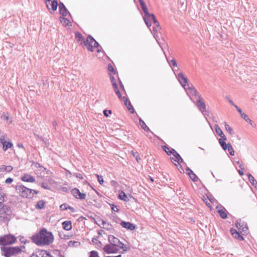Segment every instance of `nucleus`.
<instances>
[{
	"label": "nucleus",
	"instance_id": "obj_1",
	"mask_svg": "<svg viewBox=\"0 0 257 257\" xmlns=\"http://www.w3.org/2000/svg\"><path fill=\"white\" fill-rule=\"evenodd\" d=\"M54 238L52 233L47 231L46 229H41L38 233L32 237L33 242L37 245H49L53 241Z\"/></svg>",
	"mask_w": 257,
	"mask_h": 257
},
{
	"label": "nucleus",
	"instance_id": "obj_2",
	"mask_svg": "<svg viewBox=\"0 0 257 257\" xmlns=\"http://www.w3.org/2000/svg\"><path fill=\"white\" fill-rule=\"evenodd\" d=\"M16 190L17 193L23 197H32L33 195L32 189L27 188L22 185H17L16 186Z\"/></svg>",
	"mask_w": 257,
	"mask_h": 257
},
{
	"label": "nucleus",
	"instance_id": "obj_3",
	"mask_svg": "<svg viewBox=\"0 0 257 257\" xmlns=\"http://www.w3.org/2000/svg\"><path fill=\"white\" fill-rule=\"evenodd\" d=\"M17 238L12 234H9L0 237V245H8L14 243Z\"/></svg>",
	"mask_w": 257,
	"mask_h": 257
},
{
	"label": "nucleus",
	"instance_id": "obj_4",
	"mask_svg": "<svg viewBox=\"0 0 257 257\" xmlns=\"http://www.w3.org/2000/svg\"><path fill=\"white\" fill-rule=\"evenodd\" d=\"M83 44L87 50L91 52L94 51V49L97 48L99 46V44L91 36H88L87 37Z\"/></svg>",
	"mask_w": 257,
	"mask_h": 257
},
{
	"label": "nucleus",
	"instance_id": "obj_5",
	"mask_svg": "<svg viewBox=\"0 0 257 257\" xmlns=\"http://www.w3.org/2000/svg\"><path fill=\"white\" fill-rule=\"evenodd\" d=\"M2 249L6 257H11L12 255L17 254L21 251V249L19 247H4Z\"/></svg>",
	"mask_w": 257,
	"mask_h": 257
},
{
	"label": "nucleus",
	"instance_id": "obj_6",
	"mask_svg": "<svg viewBox=\"0 0 257 257\" xmlns=\"http://www.w3.org/2000/svg\"><path fill=\"white\" fill-rule=\"evenodd\" d=\"M120 249V248L116 246H114L113 245V244H112L111 243L105 245L103 247L104 251L107 253H115Z\"/></svg>",
	"mask_w": 257,
	"mask_h": 257
},
{
	"label": "nucleus",
	"instance_id": "obj_7",
	"mask_svg": "<svg viewBox=\"0 0 257 257\" xmlns=\"http://www.w3.org/2000/svg\"><path fill=\"white\" fill-rule=\"evenodd\" d=\"M178 79L184 88L187 89V87L189 86L188 83L187 78L182 73H180L178 75Z\"/></svg>",
	"mask_w": 257,
	"mask_h": 257
},
{
	"label": "nucleus",
	"instance_id": "obj_8",
	"mask_svg": "<svg viewBox=\"0 0 257 257\" xmlns=\"http://www.w3.org/2000/svg\"><path fill=\"white\" fill-rule=\"evenodd\" d=\"M108 240L110 243L113 244L114 246H116L119 248L123 247V243L120 242L117 238L114 237L112 235L108 236Z\"/></svg>",
	"mask_w": 257,
	"mask_h": 257
},
{
	"label": "nucleus",
	"instance_id": "obj_9",
	"mask_svg": "<svg viewBox=\"0 0 257 257\" xmlns=\"http://www.w3.org/2000/svg\"><path fill=\"white\" fill-rule=\"evenodd\" d=\"M173 151V156L175 158H171V160L172 162L176 166H177V164H180L182 163L183 160L180 156V155L174 150L172 149Z\"/></svg>",
	"mask_w": 257,
	"mask_h": 257
},
{
	"label": "nucleus",
	"instance_id": "obj_10",
	"mask_svg": "<svg viewBox=\"0 0 257 257\" xmlns=\"http://www.w3.org/2000/svg\"><path fill=\"white\" fill-rule=\"evenodd\" d=\"M0 142L3 145V148L4 151L7 150L8 149L11 148L13 144L10 142L9 139L6 140L5 136H2L0 138Z\"/></svg>",
	"mask_w": 257,
	"mask_h": 257
},
{
	"label": "nucleus",
	"instance_id": "obj_11",
	"mask_svg": "<svg viewBox=\"0 0 257 257\" xmlns=\"http://www.w3.org/2000/svg\"><path fill=\"white\" fill-rule=\"evenodd\" d=\"M71 193L73 196L76 199H84L86 198V195L85 193H81L79 190L77 188H74L71 190Z\"/></svg>",
	"mask_w": 257,
	"mask_h": 257
},
{
	"label": "nucleus",
	"instance_id": "obj_12",
	"mask_svg": "<svg viewBox=\"0 0 257 257\" xmlns=\"http://www.w3.org/2000/svg\"><path fill=\"white\" fill-rule=\"evenodd\" d=\"M198 100L197 101V105L200 111L204 112L206 111V105L204 101L200 96H198Z\"/></svg>",
	"mask_w": 257,
	"mask_h": 257
},
{
	"label": "nucleus",
	"instance_id": "obj_13",
	"mask_svg": "<svg viewBox=\"0 0 257 257\" xmlns=\"http://www.w3.org/2000/svg\"><path fill=\"white\" fill-rule=\"evenodd\" d=\"M216 209L220 217L223 219L227 218V211L222 206H217Z\"/></svg>",
	"mask_w": 257,
	"mask_h": 257
},
{
	"label": "nucleus",
	"instance_id": "obj_14",
	"mask_svg": "<svg viewBox=\"0 0 257 257\" xmlns=\"http://www.w3.org/2000/svg\"><path fill=\"white\" fill-rule=\"evenodd\" d=\"M10 212V209L7 206H4V207H0V220L2 217L4 218L6 215L9 214Z\"/></svg>",
	"mask_w": 257,
	"mask_h": 257
},
{
	"label": "nucleus",
	"instance_id": "obj_15",
	"mask_svg": "<svg viewBox=\"0 0 257 257\" xmlns=\"http://www.w3.org/2000/svg\"><path fill=\"white\" fill-rule=\"evenodd\" d=\"M120 225L122 227L130 230H133L136 228L134 224L129 222L122 221L120 223Z\"/></svg>",
	"mask_w": 257,
	"mask_h": 257
},
{
	"label": "nucleus",
	"instance_id": "obj_16",
	"mask_svg": "<svg viewBox=\"0 0 257 257\" xmlns=\"http://www.w3.org/2000/svg\"><path fill=\"white\" fill-rule=\"evenodd\" d=\"M230 233L232 236L235 238H236L239 240H244V238L242 236L240 235L239 233L236 231L235 229L231 228L230 229Z\"/></svg>",
	"mask_w": 257,
	"mask_h": 257
},
{
	"label": "nucleus",
	"instance_id": "obj_17",
	"mask_svg": "<svg viewBox=\"0 0 257 257\" xmlns=\"http://www.w3.org/2000/svg\"><path fill=\"white\" fill-rule=\"evenodd\" d=\"M122 100L124 101L125 105L127 107V109L129 110L130 112L132 113H133L135 110L131 104V102L128 101L127 99L125 97H123Z\"/></svg>",
	"mask_w": 257,
	"mask_h": 257
},
{
	"label": "nucleus",
	"instance_id": "obj_18",
	"mask_svg": "<svg viewBox=\"0 0 257 257\" xmlns=\"http://www.w3.org/2000/svg\"><path fill=\"white\" fill-rule=\"evenodd\" d=\"M186 171H187V173L192 180H193L194 182H197L198 180V177L190 169L188 168L186 169Z\"/></svg>",
	"mask_w": 257,
	"mask_h": 257
},
{
	"label": "nucleus",
	"instance_id": "obj_19",
	"mask_svg": "<svg viewBox=\"0 0 257 257\" xmlns=\"http://www.w3.org/2000/svg\"><path fill=\"white\" fill-rule=\"evenodd\" d=\"M22 180L23 181L31 183H33L35 181V178L29 174H25L24 176H23L22 177Z\"/></svg>",
	"mask_w": 257,
	"mask_h": 257
},
{
	"label": "nucleus",
	"instance_id": "obj_20",
	"mask_svg": "<svg viewBox=\"0 0 257 257\" xmlns=\"http://www.w3.org/2000/svg\"><path fill=\"white\" fill-rule=\"evenodd\" d=\"M50 12L52 13L55 11L57 9L58 6V2L56 0H53V1H51L50 4Z\"/></svg>",
	"mask_w": 257,
	"mask_h": 257
},
{
	"label": "nucleus",
	"instance_id": "obj_21",
	"mask_svg": "<svg viewBox=\"0 0 257 257\" xmlns=\"http://www.w3.org/2000/svg\"><path fill=\"white\" fill-rule=\"evenodd\" d=\"M60 14L63 16H66L67 15V9L64 5L62 3H60L59 5Z\"/></svg>",
	"mask_w": 257,
	"mask_h": 257
},
{
	"label": "nucleus",
	"instance_id": "obj_22",
	"mask_svg": "<svg viewBox=\"0 0 257 257\" xmlns=\"http://www.w3.org/2000/svg\"><path fill=\"white\" fill-rule=\"evenodd\" d=\"M5 197V194L2 188L0 187V207H4V206H6L4 204Z\"/></svg>",
	"mask_w": 257,
	"mask_h": 257
},
{
	"label": "nucleus",
	"instance_id": "obj_23",
	"mask_svg": "<svg viewBox=\"0 0 257 257\" xmlns=\"http://www.w3.org/2000/svg\"><path fill=\"white\" fill-rule=\"evenodd\" d=\"M63 228L66 230H70L72 228L71 222L70 221H65L62 223Z\"/></svg>",
	"mask_w": 257,
	"mask_h": 257
},
{
	"label": "nucleus",
	"instance_id": "obj_24",
	"mask_svg": "<svg viewBox=\"0 0 257 257\" xmlns=\"http://www.w3.org/2000/svg\"><path fill=\"white\" fill-rule=\"evenodd\" d=\"M13 167L11 166H5V165H2L0 166V172H10L13 170Z\"/></svg>",
	"mask_w": 257,
	"mask_h": 257
},
{
	"label": "nucleus",
	"instance_id": "obj_25",
	"mask_svg": "<svg viewBox=\"0 0 257 257\" xmlns=\"http://www.w3.org/2000/svg\"><path fill=\"white\" fill-rule=\"evenodd\" d=\"M118 198L119 199L125 202H128L129 201L128 198L123 191H121L119 194Z\"/></svg>",
	"mask_w": 257,
	"mask_h": 257
},
{
	"label": "nucleus",
	"instance_id": "obj_26",
	"mask_svg": "<svg viewBox=\"0 0 257 257\" xmlns=\"http://www.w3.org/2000/svg\"><path fill=\"white\" fill-rule=\"evenodd\" d=\"M75 39L77 41L80 42L81 44L84 43V41H85V40H84L83 39V36L80 33H79V32L76 33L75 34Z\"/></svg>",
	"mask_w": 257,
	"mask_h": 257
},
{
	"label": "nucleus",
	"instance_id": "obj_27",
	"mask_svg": "<svg viewBox=\"0 0 257 257\" xmlns=\"http://www.w3.org/2000/svg\"><path fill=\"white\" fill-rule=\"evenodd\" d=\"M139 123L142 128L144 129L145 131L149 132L150 131V128L146 125L145 122L141 118L139 119Z\"/></svg>",
	"mask_w": 257,
	"mask_h": 257
},
{
	"label": "nucleus",
	"instance_id": "obj_28",
	"mask_svg": "<svg viewBox=\"0 0 257 257\" xmlns=\"http://www.w3.org/2000/svg\"><path fill=\"white\" fill-rule=\"evenodd\" d=\"M162 149L163 151H165L167 154L168 155L170 156L171 155H173V149H170L169 147L166 146H162Z\"/></svg>",
	"mask_w": 257,
	"mask_h": 257
},
{
	"label": "nucleus",
	"instance_id": "obj_29",
	"mask_svg": "<svg viewBox=\"0 0 257 257\" xmlns=\"http://www.w3.org/2000/svg\"><path fill=\"white\" fill-rule=\"evenodd\" d=\"M151 14L149 15L148 16H144V21L145 22L146 24L147 25L148 27L151 26Z\"/></svg>",
	"mask_w": 257,
	"mask_h": 257
},
{
	"label": "nucleus",
	"instance_id": "obj_30",
	"mask_svg": "<svg viewBox=\"0 0 257 257\" xmlns=\"http://www.w3.org/2000/svg\"><path fill=\"white\" fill-rule=\"evenodd\" d=\"M186 90H189L190 91V93L192 95L196 96L197 95V92L195 88L193 86L191 87L189 86Z\"/></svg>",
	"mask_w": 257,
	"mask_h": 257
},
{
	"label": "nucleus",
	"instance_id": "obj_31",
	"mask_svg": "<svg viewBox=\"0 0 257 257\" xmlns=\"http://www.w3.org/2000/svg\"><path fill=\"white\" fill-rule=\"evenodd\" d=\"M45 202L43 200L38 201L36 205V208L37 209H42L44 207Z\"/></svg>",
	"mask_w": 257,
	"mask_h": 257
},
{
	"label": "nucleus",
	"instance_id": "obj_32",
	"mask_svg": "<svg viewBox=\"0 0 257 257\" xmlns=\"http://www.w3.org/2000/svg\"><path fill=\"white\" fill-rule=\"evenodd\" d=\"M247 176L249 181L250 182L252 185H257V181L250 174H248L247 175Z\"/></svg>",
	"mask_w": 257,
	"mask_h": 257
},
{
	"label": "nucleus",
	"instance_id": "obj_33",
	"mask_svg": "<svg viewBox=\"0 0 257 257\" xmlns=\"http://www.w3.org/2000/svg\"><path fill=\"white\" fill-rule=\"evenodd\" d=\"M224 126L226 131L228 132L230 135L234 134L232 128L227 123H224Z\"/></svg>",
	"mask_w": 257,
	"mask_h": 257
},
{
	"label": "nucleus",
	"instance_id": "obj_34",
	"mask_svg": "<svg viewBox=\"0 0 257 257\" xmlns=\"http://www.w3.org/2000/svg\"><path fill=\"white\" fill-rule=\"evenodd\" d=\"M215 129L216 133H217V134L218 136H221L224 134L223 132L220 128V127L218 126V125H217V124L215 125Z\"/></svg>",
	"mask_w": 257,
	"mask_h": 257
},
{
	"label": "nucleus",
	"instance_id": "obj_35",
	"mask_svg": "<svg viewBox=\"0 0 257 257\" xmlns=\"http://www.w3.org/2000/svg\"><path fill=\"white\" fill-rule=\"evenodd\" d=\"M60 21L61 23L65 26H68L70 23L69 21L65 18H60Z\"/></svg>",
	"mask_w": 257,
	"mask_h": 257
},
{
	"label": "nucleus",
	"instance_id": "obj_36",
	"mask_svg": "<svg viewBox=\"0 0 257 257\" xmlns=\"http://www.w3.org/2000/svg\"><path fill=\"white\" fill-rule=\"evenodd\" d=\"M227 149H228V151L231 156L234 155V151L230 144H228V148Z\"/></svg>",
	"mask_w": 257,
	"mask_h": 257
},
{
	"label": "nucleus",
	"instance_id": "obj_37",
	"mask_svg": "<svg viewBox=\"0 0 257 257\" xmlns=\"http://www.w3.org/2000/svg\"><path fill=\"white\" fill-rule=\"evenodd\" d=\"M244 224V222L242 223L240 220H237L235 223L236 227L238 228V230H240V229L242 228Z\"/></svg>",
	"mask_w": 257,
	"mask_h": 257
},
{
	"label": "nucleus",
	"instance_id": "obj_38",
	"mask_svg": "<svg viewBox=\"0 0 257 257\" xmlns=\"http://www.w3.org/2000/svg\"><path fill=\"white\" fill-rule=\"evenodd\" d=\"M151 19L153 20L155 26L157 27H160L159 23L158 22V21L157 20V19H156L155 15L153 14H151Z\"/></svg>",
	"mask_w": 257,
	"mask_h": 257
},
{
	"label": "nucleus",
	"instance_id": "obj_39",
	"mask_svg": "<svg viewBox=\"0 0 257 257\" xmlns=\"http://www.w3.org/2000/svg\"><path fill=\"white\" fill-rule=\"evenodd\" d=\"M220 146H221L222 148L224 150H226L227 148H228V144H227L225 142L221 141L220 142H219Z\"/></svg>",
	"mask_w": 257,
	"mask_h": 257
},
{
	"label": "nucleus",
	"instance_id": "obj_40",
	"mask_svg": "<svg viewBox=\"0 0 257 257\" xmlns=\"http://www.w3.org/2000/svg\"><path fill=\"white\" fill-rule=\"evenodd\" d=\"M248 230V227L246 225V224H244L243 226L239 230L241 232H244V233H246L247 231Z\"/></svg>",
	"mask_w": 257,
	"mask_h": 257
},
{
	"label": "nucleus",
	"instance_id": "obj_41",
	"mask_svg": "<svg viewBox=\"0 0 257 257\" xmlns=\"http://www.w3.org/2000/svg\"><path fill=\"white\" fill-rule=\"evenodd\" d=\"M132 154L136 158L137 161L138 162H139V160H140V158H139V154L137 152H134L132 151Z\"/></svg>",
	"mask_w": 257,
	"mask_h": 257
},
{
	"label": "nucleus",
	"instance_id": "obj_42",
	"mask_svg": "<svg viewBox=\"0 0 257 257\" xmlns=\"http://www.w3.org/2000/svg\"><path fill=\"white\" fill-rule=\"evenodd\" d=\"M97 178V179H98V181L99 182V183L102 185L103 183V178L102 177V176H100V175H97L96 174V175Z\"/></svg>",
	"mask_w": 257,
	"mask_h": 257
},
{
	"label": "nucleus",
	"instance_id": "obj_43",
	"mask_svg": "<svg viewBox=\"0 0 257 257\" xmlns=\"http://www.w3.org/2000/svg\"><path fill=\"white\" fill-rule=\"evenodd\" d=\"M89 257H99V256L97 251H91Z\"/></svg>",
	"mask_w": 257,
	"mask_h": 257
},
{
	"label": "nucleus",
	"instance_id": "obj_44",
	"mask_svg": "<svg viewBox=\"0 0 257 257\" xmlns=\"http://www.w3.org/2000/svg\"><path fill=\"white\" fill-rule=\"evenodd\" d=\"M110 206L112 211L114 212H118L119 209L117 208V207L115 206L114 204H110Z\"/></svg>",
	"mask_w": 257,
	"mask_h": 257
},
{
	"label": "nucleus",
	"instance_id": "obj_45",
	"mask_svg": "<svg viewBox=\"0 0 257 257\" xmlns=\"http://www.w3.org/2000/svg\"><path fill=\"white\" fill-rule=\"evenodd\" d=\"M41 187L42 188H44V189H50V188L49 187V185L46 183L42 182L41 183Z\"/></svg>",
	"mask_w": 257,
	"mask_h": 257
},
{
	"label": "nucleus",
	"instance_id": "obj_46",
	"mask_svg": "<svg viewBox=\"0 0 257 257\" xmlns=\"http://www.w3.org/2000/svg\"><path fill=\"white\" fill-rule=\"evenodd\" d=\"M220 137V138L218 140L219 142H220L221 141L225 142L226 141L227 138L225 137V136L224 135V134H223L222 136H221Z\"/></svg>",
	"mask_w": 257,
	"mask_h": 257
},
{
	"label": "nucleus",
	"instance_id": "obj_47",
	"mask_svg": "<svg viewBox=\"0 0 257 257\" xmlns=\"http://www.w3.org/2000/svg\"><path fill=\"white\" fill-rule=\"evenodd\" d=\"M74 176H75L76 178H79L80 179H81V180L83 179V177L82 174L80 173H75L74 174Z\"/></svg>",
	"mask_w": 257,
	"mask_h": 257
},
{
	"label": "nucleus",
	"instance_id": "obj_48",
	"mask_svg": "<svg viewBox=\"0 0 257 257\" xmlns=\"http://www.w3.org/2000/svg\"><path fill=\"white\" fill-rule=\"evenodd\" d=\"M139 2L140 3V5H141L142 9L145 8H146V7H147L146 5H145V2H144L143 0H139Z\"/></svg>",
	"mask_w": 257,
	"mask_h": 257
},
{
	"label": "nucleus",
	"instance_id": "obj_49",
	"mask_svg": "<svg viewBox=\"0 0 257 257\" xmlns=\"http://www.w3.org/2000/svg\"><path fill=\"white\" fill-rule=\"evenodd\" d=\"M142 10L145 14V16H148L149 15H150V14L149 13V12L148 11V9L147 7L143 9Z\"/></svg>",
	"mask_w": 257,
	"mask_h": 257
},
{
	"label": "nucleus",
	"instance_id": "obj_50",
	"mask_svg": "<svg viewBox=\"0 0 257 257\" xmlns=\"http://www.w3.org/2000/svg\"><path fill=\"white\" fill-rule=\"evenodd\" d=\"M110 184L111 185V186H113L115 188H116L118 185L117 182L114 180H112L110 182Z\"/></svg>",
	"mask_w": 257,
	"mask_h": 257
},
{
	"label": "nucleus",
	"instance_id": "obj_51",
	"mask_svg": "<svg viewBox=\"0 0 257 257\" xmlns=\"http://www.w3.org/2000/svg\"><path fill=\"white\" fill-rule=\"evenodd\" d=\"M240 115H241V117L243 118L245 120H247V119H248V116L244 112L241 113V114Z\"/></svg>",
	"mask_w": 257,
	"mask_h": 257
},
{
	"label": "nucleus",
	"instance_id": "obj_52",
	"mask_svg": "<svg viewBox=\"0 0 257 257\" xmlns=\"http://www.w3.org/2000/svg\"><path fill=\"white\" fill-rule=\"evenodd\" d=\"M108 113H109V114H111V110H108V111H107V110H104L103 111V114H104V115L105 116L107 117V116H108Z\"/></svg>",
	"mask_w": 257,
	"mask_h": 257
},
{
	"label": "nucleus",
	"instance_id": "obj_53",
	"mask_svg": "<svg viewBox=\"0 0 257 257\" xmlns=\"http://www.w3.org/2000/svg\"><path fill=\"white\" fill-rule=\"evenodd\" d=\"M45 1L46 4V6H47V9H48L49 11H50V8L49 4L51 1V0H45Z\"/></svg>",
	"mask_w": 257,
	"mask_h": 257
},
{
	"label": "nucleus",
	"instance_id": "obj_54",
	"mask_svg": "<svg viewBox=\"0 0 257 257\" xmlns=\"http://www.w3.org/2000/svg\"><path fill=\"white\" fill-rule=\"evenodd\" d=\"M60 208L61 210H65L67 209L68 207H66V204H63L60 205Z\"/></svg>",
	"mask_w": 257,
	"mask_h": 257
},
{
	"label": "nucleus",
	"instance_id": "obj_55",
	"mask_svg": "<svg viewBox=\"0 0 257 257\" xmlns=\"http://www.w3.org/2000/svg\"><path fill=\"white\" fill-rule=\"evenodd\" d=\"M2 118H3V119L6 120H8L9 119V115L5 114H4L2 115Z\"/></svg>",
	"mask_w": 257,
	"mask_h": 257
},
{
	"label": "nucleus",
	"instance_id": "obj_56",
	"mask_svg": "<svg viewBox=\"0 0 257 257\" xmlns=\"http://www.w3.org/2000/svg\"><path fill=\"white\" fill-rule=\"evenodd\" d=\"M115 93L116 94V95L119 97V98L122 99L123 98H122V97H121V95L119 90H117L115 91Z\"/></svg>",
	"mask_w": 257,
	"mask_h": 257
},
{
	"label": "nucleus",
	"instance_id": "obj_57",
	"mask_svg": "<svg viewBox=\"0 0 257 257\" xmlns=\"http://www.w3.org/2000/svg\"><path fill=\"white\" fill-rule=\"evenodd\" d=\"M13 179L12 178H8L6 180L5 182L8 184H10L13 182Z\"/></svg>",
	"mask_w": 257,
	"mask_h": 257
},
{
	"label": "nucleus",
	"instance_id": "obj_58",
	"mask_svg": "<svg viewBox=\"0 0 257 257\" xmlns=\"http://www.w3.org/2000/svg\"><path fill=\"white\" fill-rule=\"evenodd\" d=\"M172 65L175 67H177V63L175 59H172L171 61Z\"/></svg>",
	"mask_w": 257,
	"mask_h": 257
},
{
	"label": "nucleus",
	"instance_id": "obj_59",
	"mask_svg": "<svg viewBox=\"0 0 257 257\" xmlns=\"http://www.w3.org/2000/svg\"><path fill=\"white\" fill-rule=\"evenodd\" d=\"M113 89L114 90V91H116L117 90H118V88H117V84L116 82H113Z\"/></svg>",
	"mask_w": 257,
	"mask_h": 257
},
{
	"label": "nucleus",
	"instance_id": "obj_60",
	"mask_svg": "<svg viewBox=\"0 0 257 257\" xmlns=\"http://www.w3.org/2000/svg\"><path fill=\"white\" fill-rule=\"evenodd\" d=\"M235 107L236 109V110H237V111L240 113V115L241 114V113H243L241 109L239 107H238L237 105L235 106Z\"/></svg>",
	"mask_w": 257,
	"mask_h": 257
},
{
	"label": "nucleus",
	"instance_id": "obj_61",
	"mask_svg": "<svg viewBox=\"0 0 257 257\" xmlns=\"http://www.w3.org/2000/svg\"><path fill=\"white\" fill-rule=\"evenodd\" d=\"M120 248L123 249V250L124 251H127V250L129 249V248L127 247L126 246L124 245V244H123V247H120Z\"/></svg>",
	"mask_w": 257,
	"mask_h": 257
},
{
	"label": "nucleus",
	"instance_id": "obj_62",
	"mask_svg": "<svg viewBox=\"0 0 257 257\" xmlns=\"http://www.w3.org/2000/svg\"><path fill=\"white\" fill-rule=\"evenodd\" d=\"M228 102L231 104L233 106L235 107V106H236L234 103L232 101V100H231L230 99H228Z\"/></svg>",
	"mask_w": 257,
	"mask_h": 257
},
{
	"label": "nucleus",
	"instance_id": "obj_63",
	"mask_svg": "<svg viewBox=\"0 0 257 257\" xmlns=\"http://www.w3.org/2000/svg\"><path fill=\"white\" fill-rule=\"evenodd\" d=\"M92 242H93V243H96L97 241H98L99 243H100V244L101 243V242H100V241H99L97 239H96V238H93L92 239Z\"/></svg>",
	"mask_w": 257,
	"mask_h": 257
},
{
	"label": "nucleus",
	"instance_id": "obj_64",
	"mask_svg": "<svg viewBox=\"0 0 257 257\" xmlns=\"http://www.w3.org/2000/svg\"><path fill=\"white\" fill-rule=\"evenodd\" d=\"M238 172L239 174L241 176H243L244 175V173L242 170H238Z\"/></svg>",
	"mask_w": 257,
	"mask_h": 257
}]
</instances>
